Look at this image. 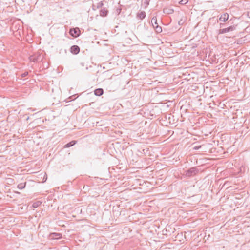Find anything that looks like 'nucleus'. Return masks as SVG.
<instances>
[{"instance_id": "nucleus-1", "label": "nucleus", "mask_w": 250, "mask_h": 250, "mask_svg": "<svg viewBox=\"0 0 250 250\" xmlns=\"http://www.w3.org/2000/svg\"><path fill=\"white\" fill-rule=\"evenodd\" d=\"M43 58V55L42 53L37 52L34 54L30 55L29 59L30 61L37 63L41 62Z\"/></svg>"}, {"instance_id": "nucleus-2", "label": "nucleus", "mask_w": 250, "mask_h": 250, "mask_svg": "<svg viewBox=\"0 0 250 250\" xmlns=\"http://www.w3.org/2000/svg\"><path fill=\"white\" fill-rule=\"evenodd\" d=\"M199 172V170L195 167H193L186 171L185 175L187 176L190 177L195 175Z\"/></svg>"}, {"instance_id": "nucleus-3", "label": "nucleus", "mask_w": 250, "mask_h": 250, "mask_svg": "<svg viewBox=\"0 0 250 250\" xmlns=\"http://www.w3.org/2000/svg\"><path fill=\"white\" fill-rule=\"evenodd\" d=\"M236 29V26H230L227 28L221 29L219 30V34H224L227 32L234 31Z\"/></svg>"}, {"instance_id": "nucleus-4", "label": "nucleus", "mask_w": 250, "mask_h": 250, "mask_svg": "<svg viewBox=\"0 0 250 250\" xmlns=\"http://www.w3.org/2000/svg\"><path fill=\"white\" fill-rule=\"evenodd\" d=\"M69 33L74 37H78L80 34V30L78 28L71 29L69 31Z\"/></svg>"}, {"instance_id": "nucleus-5", "label": "nucleus", "mask_w": 250, "mask_h": 250, "mask_svg": "<svg viewBox=\"0 0 250 250\" xmlns=\"http://www.w3.org/2000/svg\"><path fill=\"white\" fill-rule=\"evenodd\" d=\"M70 50L71 53L77 55L80 52V48L78 45H73Z\"/></svg>"}, {"instance_id": "nucleus-6", "label": "nucleus", "mask_w": 250, "mask_h": 250, "mask_svg": "<svg viewBox=\"0 0 250 250\" xmlns=\"http://www.w3.org/2000/svg\"><path fill=\"white\" fill-rule=\"evenodd\" d=\"M62 234L58 233H52L50 235V237L52 239H58L62 238Z\"/></svg>"}, {"instance_id": "nucleus-7", "label": "nucleus", "mask_w": 250, "mask_h": 250, "mask_svg": "<svg viewBox=\"0 0 250 250\" xmlns=\"http://www.w3.org/2000/svg\"><path fill=\"white\" fill-rule=\"evenodd\" d=\"M229 18V14L227 13H224L221 15L219 18V20L221 21L225 22Z\"/></svg>"}, {"instance_id": "nucleus-8", "label": "nucleus", "mask_w": 250, "mask_h": 250, "mask_svg": "<svg viewBox=\"0 0 250 250\" xmlns=\"http://www.w3.org/2000/svg\"><path fill=\"white\" fill-rule=\"evenodd\" d=\"M108 11L105 8L101 9L100 10V15L102 17H105L108 15Z\"/></svg>"}, {"instance_id": "nucleus-9", "label": "nucleus", "mask_w": 250, "mask_h": 250, "mask_svg": "<svg viewBox=\"0 0 250 250\" xmlns=\"http://www.w3.org/2000/svg\"><path fill=\"white\" fill-rule=\"evenodd\" d=\"M146 12L145 11H140L137 13V18L143 20L146 17Z\"/></svg>"}, {"instance_id": "nucleus-10", "label": "nucleus", "mask_w": 250, "mask_h": 250, "mask_svg": "<svg viewBox=\"0 0 250 250\" xmlns=\"http://www.w3.org/2000/svg\"><path fill=\"white\" fill-rule=\"evenodd\" d=\"M96 96H100L104 93V90L102 88H97L94 91Z\"/></svg>"}, {"instance_id": "nucleus-11", "label": "nucleus", "mask_w": 250, "mask_h": 250, "mask_svg": "<svg viewBox=\"0 0 250 250\" xmlns=\"http://www.w3.org/2000/svg\"><path fill=\"white\" fill-rule=\"evenodd\" d=\"M163 12L167 14H171L174 12V10L170 8L166 7L164 8Z\"/></svg>"}, {"instance_id": "nucleus-12", "label": "nucleus", "mask_w": 250, "mask_h": 250, "mask_svg": "<svg viewBox=\"0 0 250 250\" xmlns=\"http://www.w3.org/2000/svg\"><path fill=\"white\" fill-rule=\"evenodd\" d=\"M76 141H72L69 142L68 143L66 144V145H65V146H64V148H68V147L72 146L76 144Z\"/></svg>"}, {"instance_id": "nucleus-13", "label": "nucleus", "mask_w": 250, "mask_h": 250, "mask_svg": "<svg viewBox=\"0 0 250 250\" xmlns=\"http://www.w3.org/2000/svg\"><path fill=\"white\" fill-rule=\"evenodd\" d=\"M26 182L19 183L18 185V188L19 189H23L25 188Z\"/></svg>"}, {"instance_id": "nucleus-14", "label": "nucleus", "mask_w": 250, "mask_h": 250, "mask_svg": "<svg viewBox=\"0 0 250 250\" xmlns=\"http://www.w3.org/2000/svg\"><path fill=\"white\" fill-rule=\"evenodd\" d=\"M42 204V202L40 201H37L34 202L32 204V207L33 208H37Z\"/></svg>"}, {"instance_id": "nucleus-15", "label": "nucleus", "mask_w": 250, "mask_h": 250, "mask_svg": "<svg viewBox=\"0 0 250 250\" xmlns=\"http://www.w3.org/2000/svg\"><path fill=\"white\" fill-rule=\"evenodd\" d=\"M151 23L153 26H155V25H158L157 23V18L156 17H153L151 21Z\"/></svg>"}, {"instance_id": "nucleus-16", "label": "nucleus", "mask_w": 250, "mask_h": 250, "mask_svg": "<svg viewBox=\"0 0 250 250\" xmlns=\"http://www.w3.org/2000/svg\"><path fill=\"white\" fill-rule=\"evenodd\" d=\"M153 27L155 29L156 32L157 33H161L162 31L161 27L159 25H155V26H153Z\"/></svg>"}, {"instance_id": "nucleus-17", "label": "nucleus", "mask_w": 250, "mask_h": 250, "mask_svg": "<svg viewBox=\"0 0 250 250\" xmlns=\"http://www.w3.org/2000/svg\"><path fill=\"white\" fill-rule=\"evenodd\" d=\"M104 4L103 3L102 1H101L99 3H97V8H102V6H103Z\"/></svg>"}, {"instance_id": "nucleus-18", "label": "nucleus", "mask_w": 250, "mask_h": 250, "mask_svg": "<svg viewBox=\"0 0 250 250\" xmlns=\"http://www.w3.org/2000/svg\"><path fill=\"white\" fill-rule=\"evenodd\" d=\"M188 2V0H181L179 2V3L182 5H184V4H186V3H187Z\"/></svg>"}, {"instance_id": "nucleus-19", "label": "nucleus", "mask_w": 250, "mask_h": 250, "mask_svg": "<svg viewBox=\"0 0 250 250\" xmlns=\"http://www.w3.org/2000/svg\"><path fill=\"white\" fill-rule=\"evenodd\" d=\"M28 75V72L27 71H26V72H24V73H22L21 76L22 78H24V77L27 76Z\"/></svg>"}, {"instance_id": "nucleus-20", "label": "nucleus", "mask_w": 250, "mask_h": 250, "mask_svg": "<svg viewBox=\"0 0 250 250\" xmlns=\"http://www.w3.org/2000/svg\"><path fill=\"white\" fill-rule=\"evenodd\" d=\"M201 147V146L200 145H198V146H196L194 147L193 149L194 150H198Z\"/></svg>"}, {"instance_id": "nucleus-21", "label": "nucleus", "mask_w": 250, "mask_h": 250, "mask_svg": "<svg viewBox=\"0 0 250 250\" xmlns=\"http://www.w3.org/2000/svg\"><path fill=\"white\" fill-rule=\"evenodd\" d=\"M121 12V8H118L117 9H116V12L117 13L118 15H119Z\"/></svg>"}, {"instance_id": "nucleus-22", "label": "nucleus", "mask_w": 250, "mask_h": 250, "mask_svg": "<svg viewBox=\"0 0 250 250\" xmlns=\"http://www.w3.org/2000/svg\"><path fill=\"white\" fill-rule=\"evenodd\" d=\"M183 23H184V21H183L182 19H181V20H180L178 21V24H179V25H182V24H183Z\"/></svg>"}, {"instance_id": "nucleus-23", "label": "nucleus", "mask_w": 250, "mask_h": 250, "mask_svg": "<svg viewBox=\"0 0 250 250\" xmlns=\"http://www.w3.org/2000/svg\"><path fill=\"white\" fill-rule=\"evenodd\" d=\"M247 16L250 18V11H248L247 13Z\"/></svg>"}, {"instance_id": "nucleus-24", "label": "nucleus", "mask_w": 250, "mask_h": 250, "mask_svg": "<svg viewBox=\"0 0 250 250\" xmlns=\"http://www.w3.org/2000/svg\"><path fill=\"white\" fill-rule=\"evenodd\" d=\"M148 2L147 1L146 2V5H148Z\"/></svg>"}]
</instances>
